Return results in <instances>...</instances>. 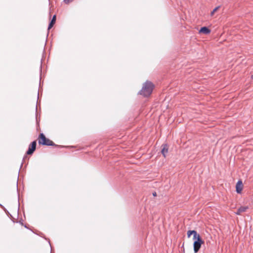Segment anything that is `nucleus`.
Here are the masks:
<instances>
[{
  "label": "nucleus",
  "instance_id": "f257e3e1",
  "mask_svg": "<svg viewBox=\"0 0 253 253\" xmlns=\"http://www.w3.org/2000/svg\"><path fill=\"white\" fill-rule=\"evenodd\" d=\"M153 87V84L150 82L147 81L143 84L139 93L145 97L149 96L151 94Z\"/></svg>",
  "mask_w": 253,
  "mask_h": 253
},
{
  "label": "nucleus",
  "instance_id": "f03ea898",
  "mask_svg": "<svg viewBox=\"0 0 253 253\" xmlns=\"http://www.w3.org/2000/svg\"><path fill=\"white\" fill-rule=\"evenodd\" d=\"M193 240H194L193 244L194 253H197L200 250L202 244L204 243V241L201 238L200 235L197 236L195 239Z\"/></svg>",
  "mask_w": 253,
  "mask_h": 253
},
{
  "label": "nucleus",
  "instance_id": "7ed1b4c3",
  "mask_svg": "<svg viewBox=\"0 0 253 253\" xmlns=\"http://www.w3.org/2000/svg\"><path fill=\"white\" fill-rule=\"evenodd\" d=\"M37 143L36 141H33L30 145L28 151H27V154L31 155L32 154L36 148Z\"/></svg>",
  "mask_w": 253,
  "mask_h": 253
},
{
  "label": "nucleus",
  "instance_id": "20e7f679",
  "mask_svg": "<svg viewBox=\"0 0 253 253\" xmlns=\"http://www.w3.org/2000/svg\"><path fill=\"white\" fill-rule=\"evenodd\" d=\"M46 138L43 133H41L39 136V143L42 145H48V143H45Z\"/></svg>",
  "mask_w": 253,
  "mask_h": 253
},
{
  "label": "nucleus",
  "instance_id": "39448f33",
  "mask_svg": "<svg viewBox=\"0 0 253 253\" xmlns=\"http://www.w3.org/2000/svg\"><path fill=\"white\" fill-rule=\"evenodd\" d=\"M236 192L237 193H241L243 189L242 182L241 180L238 181L236 185Z\"/></svg>",
  "mask_w": 253,
  "mask_h": 253
},
{
  "label": "nucleus",
  "instance_id": "423d86ee",
  "mask_svg": "<svg viewBox=\"0 0 253 253\" xmlns=\"http://www.w3.org/2000/svg\"><path fill=\"white\" fill-rule=\"evenodd\" d=\"M248 209V206L241 207L239 208L235 213L237 215H241L242 213L245 212Z\"/></svg>",
  "mask_w": 253,
  "mask_h": 253
},
{
  "label": "nucleus",
  "instance_id": "0eeeda50",
  "mask_svg": "<svg viewBox=\"0 0 253 253\" xmlns=\"http://www.w3.org/2000/svg\"><path fill=\"white\" fill-rule=\"evenodd\" d=\"M163 149H162L161 153L164 157H166V154L168 152L169 146L167 144H163L162 145Z\"/></svg>",
  "mask_w": 253,
  "mask_h": 253
},
{
  "label": "nucleus",
  "instance_id": "6e6552de",
  "mask_svg": "<svg viewBox=\"0 0 253 253\" xmlns=\"http://www.w3.org/2000/svg\"><path fill=\"white\" fill-rule=\"evenodd\" d=\"M193 235V239H195L197 236H199V234L197 233V231L195 230H189L187 232V236L188 238L190 237L191 235Z\"/></svg>",
  "mask_w": 253,
  "mask_h": 253
},
{
  "label": "nucleus",
  "instance_id": "1a4fd4ad",
  "mask_svg": "<svg viewBox=\"0 0 253 253\" xmlns=\"http://www.w3.org/2000/svg\"><path fill=\"white\" fill-rule=\"evenodd\" d=\"M199 32L201 33H203L204 34L207 35L210 33L211 30L206 27H203L201 28L199 31Z\"/></svg>",
  "mask_w": 253,
  "mask_h": 253
},
{
  "label": "nucleus",
  "instance_id": "9d476101",
  "mask_svg": "<svg viewBox=\"0 0 253 253\" xmlns=\"http://www.w3.org/2000/svg\"><path fill=\"white\" fill-rule=\"evenodd\" d=\"M45 143H48L49 144L46 145L47 146H54L55 144L50 140L48 138H46Z\"/></svg>",
  "mask_w": 253,
  "mask_h": 253
},
{
  "label": "nucleus",
  "instance_id": "9b49d317",
  "mask_svg": "<svg viewBox=\"0 0 253 253\" xmlns=\"http://www.w3.org/2000/svg\"><path fill=\"white\" fill-rule=\"evenodd\" d=\"M55 21H56V15H54L53 16V17H52V19H51V21H50V23H53V24H55Z\"/></svg>",
  "mask_w": 253,
  "mask_h": 253
},
{
  "label": "nucleus",
  "instance_id": "f8f14e48",
  "mask_svg": "<svg viewBox=\"0 0 253 253\" xmlns=\"http://www.w3.org/2000/svg\"><path fill=\"white\" fill-rule=\"evenodd\" d=\"M219 6H217V7H215V8L212 10V11L211 12V15H212L214 14V13L215 11H217V10L219 8Z\"/></svg>",
  "mask_w": 253,
  "mask_h": 253
},
{
  "label": "nucleus",
  "instance_id": "ddd939ff",
  "mask_svg": "<svg viewBox=\"0 0 253 253\" xmlns=\"http://www.w3.org/2000/svg\"><path fill=\"white\" fill-rule=\"evenodd\" d=\"M53 25L54 24L50 23L48 25V29H50V28H51L53 27Z\"/></svg>",
  "mask_w": 253,
  "mask_h": 253
},
{
  "label": "nucleus",
  "instance_id": "4468645a",
  "mask_svg": "<svg viewBox=\"0 0 253 253\" xmlns=\"http://www.w3.org/2000/svg\"><path fill=\"white\" fill-rule=\"evenodd\" d=\"M73 0H64V2L66 3H70V2L72 1Z\"/></svg>",
  "mask_w": 253,
  "mask_h": 253
},
{
  "label": "nucleus",
  "instance_id": "2eb2a0df",
  "mask_svg": "<svg viewBox=\"0 0 253 253\" xmlns=\"http://www.w3.org/2000/svg\"><path fill=\"white\" fill-rule=\"evenodd\" d=\"M153 195L154 196H156V195H157V193H156V192H155L153 193Z\"/></svg>",
  "mask_w": 253,
  "mask_h": 253
},
{
  "label": "nucleus",
  "instance_id": "dca6fc26",
  "mask_svg": "<svg viewBox=\"0 0 253 253\" xmlns=\"http://www.w3.org/2000/svg\"><path fill=\"white\" fill-rule=\"evenodd\" d=\"M251 79L253 80V75L251 76Z\"/></svg>",
  "mask_w": 253,
  "mask_h": 253
}]
</instances>
